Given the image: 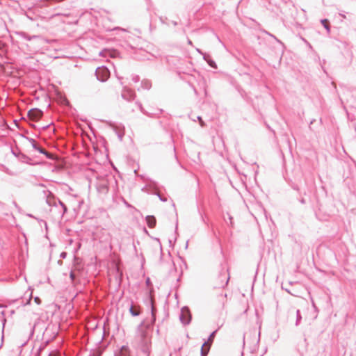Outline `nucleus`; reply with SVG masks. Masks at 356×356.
<instances>
[{
  "instance_id": "obj_7",
  "label": "nucleus",
  "mask_w": 356,
  "mask_h": 356,
  "mask_svg": "<svg viewBox=\"0 0 356 356\" xmlns=\"http://www.w3.org/2000/svg\"><path fill=\"white\" fill-rule=\"evenodd\" d=\"M42 115V112L38 108H32L28 112V116L33 120H39Z\"/></svg>"
},
{
  "instance_id": "obj_6",
  "label": "nucleus",
  "mask_w": 356,
  "mask_h": 356,
  "mask_svg": "<svg viewBox=\"0 0 356 356\" xmlns=\"http://www.w3.org/2000/svg\"><path fill=\"white\" fill-rule=\"evenodd\" d=\"M121 96L124 100L131 102L135 99L136 93L134 90L125 86L122 90Z\"/></svg>"
},
{
  "instance_id": "obj_8",
  "label": "nucleus",
  "mask_w": 356,
  "mask_h": 356,
  "mask_svg": "<svg viewBox=\"0 0 356 356\" xmlns=\"http://www.w3.org/2000/svg\"><path fill=\"white\" fill-rule=\"evenodd\" d=\"M197 51L200 54H202V55H203V58H204V59L207 62V63L209 64V65L210 67H213V68H215V69H216V68H217V65H216V64L215 61H214V60H213L211 58V57H210V56H209V54H204L202 53V51L200 49H197Z\"/></svg>"
},
{
  "instance_id": "obj_35",
  "label": "nucleus",
  "mask_w": 356,
  "mask_h": 356,
  "mask_svg": "<svg viewBox=\"0 0 356 356\" xmlns=\"http://www.w3.org/2000/svg\"><path fill=\"white\" fill-rule=\"evenodd\" d=\"M114 29H120V27H116ZM121 30L124 31V29H121Z\"/></svg>"
},
{
  "instance_id": "obj_24",
  "label": "nucleus",
  "mask_w": 356,
  "mask_h": 356,
  "mask_svg": "<svg viewBox=\"0 0 356 356\" xmlns=\"http://www.w3.org/2000/svg\"><path fill=\"white\" fill-rule=\"evenodd\" d=\"M139 80H140V77H139V76H138V75H134V76H132V81H133L134 82L137 83V82H138V81H139Z\"/></svg>"
},
{
  "instance_id": "obj_34",
  "label": "nucleus",
  "mask_w": 356,
  "mask_h": 356,
  "mask_svg": "<svg viewBox=\"0 0 356 356\" xmlns=\"http://www.w3.org/2000/svg\"><path fill=\"white\" fill-rule=\"evenodd\" d=\"M188 43L189 44H191V45H193V43H192L191 40H188Z\"/></svg>"
},
{
  "instance_id": "obj_29",
  "label": "nucleus",
  "mask_w": 356,
  "mask_h": 356,
  "mask_svg": "<svg viewBox=\"0 0 356 356\" xmlns=\"http://www.w3.org/2000/svg\"><path fill=\"white\" fill-rule=\"evenodd\" d=\"M67 255V253L65 252H63L61 254H60V257L62 258H65Z\"/></svg>"
},
{
  "instance_id": "obj_28",
  "label": "nucleus",
  "mask_w": 356,
  "mask_h": 356,
  "mask_svg": "<svg viewBox=\"0 0 356 356\" xmlns=\"http://www.w3.org/2000/svg\"><path fill=\"white\" fill-rule=\"evenodd\" d=\"M34 301L36 302V304L40 305L41 303V300L39 297H35L34 298Z\"/></svg>"
},
{
  "instance_id": "obj_10",
  "label": "nucleus",
  "mask_w": 356,
  "mask_h": 356,
  "mask_svg": "<svg viewBox=\"0 0 356 356\" xmlns=\"http://www.w3.org/2000/svg\"><path fill=\"white\" fill-rule=\"evenodd\" d=\"M33 148L38 151L40 153L45 155L47 159H52L51 154L44 148L41 147L38 143L36 145H33Z\"/></svg>"
},
{
  "instance_id": "obj_1",
  "label": "nucleus",
  "mask_w": 356,
  "mask_h": 356,
  "mask_svg": "<svg viewBox=\"0 0 356 356\" xmlns=\"http://www.w3.org/2000/svg\"><path fill=\"white\" fill-rule=\"evenodd\" d=\"M151 306V321L146 323L142 321L137 327L134 337V346L138 350V356H149L152 346V332L156 322V308L152 298L149 299Z\"/></svg>"
},
{
  "instance_id": "obj_36",
  "label": "nucleus",
  "mask_w": 356,
  "mask_h": 356,
  "mask_svg": "<svg viewBox=\"0 0 356 356\" xmlns=\"http://www.w3.org/2000/svg\"><path fill=\"white\" fill-rule=\"evenodd\" d=\"M156 332H157V334H159V327L156 329Z\"/></svg>"
},
{
  "instance_id": "obj_16",
  "label": "nucleus",
  "mask_w": 356,
  "mask_h": 356,
  "mask_svg": "<svg viewBox=\"0 0 356 356\" xmlns=\"http://www.w3.org/2000/svg\"><path fill=\"white\" fill-rule=\"evenodd\" d=\"M14 155H15L21 161L28 163L30 161L29 156H27L24 153H19L18 154H15L14 152H13Z\"/></svg>"
},
{
  "instance_id": "obj_17",
  "label": "nucleus",
  "mask_w": 356,
  "mask_h": 356,
  "mask_svg": "<svg viewBox=\"0 0 356 356\" xmlns=\"http://www.w3.org/2000/svg\"><path fill=\"white\" fill-rule=\"evenodd\" d=\"M321 23L324 26V28L326 29L327 33H330V22H329L328 19H321Z\"/></svg>"
},
{
  "instance_id": "obj_5",
  "label": "nucleus",
  "mask_w": 356,
  "mask_h": 356,
  "mask_svg": "<svg viewBox=\"0 0 356 356\" xmlns=\"http://www.w3.org/2000/svg\"><path fill=\"white\" fill-rule=\"evenodd\" d=\"M97 79L102 81H106L110 76V71L105 66L99 67L95 70Z\"/></svg>"
},
{
  "instance_id": "obj_37",
  "label": "nucleus",
  "mask_w": 356,
  "mask_h": 356,
  "mask_svg": "<svg viewBox=\"0 0 356 356\" xmlns=\"http://www.w3.org/2000/svg\"><path fill=\"white\" fill-rule=\"evenodd\" d=\"M340 15L342 16L343 18L346 17V16L344 15L340 14Z\"/></svg>"
},
{
  "instance_id": "obj_4",
  "label": "nucleus",
  "mask_w": 356,
  "mask_h": 356,
  "mask_svg": "<svg viewBox=\"0 0 356 356\" xmlns=\"http://www.w3.org/2000/svg\"><path fill=\"white\" fill-rule=\"evenodd\" d=\"M192 319V316L189 308L186 306L183 307L181 309L179 320L184 325H188Z\"/></svg>"
},
{
  "instance_id": "obj_27",
  "label": "nucleus",
  "mask_w": 356,
  "mask_h": 356,
  "mask_svg": "<svg viewBox=\"0 0 356 356\" xmlns=\"http://www.w3.org/2000/svg\"><path fill=\"white\" fill-rule=\"evenodd\" d=\"M27 140L29 141V143L31 144V146L33 147V145H36L37 143L36 141L33 139V138H27Z\"/></svg>"
},
{
  "instance_id": "obj_15",
  "label": "nucleus",
  "mask_w": 356,
  "mask_h": 356,
  "mask_svg": "<svg viewBox=\"0 0 356 356\" xmlns=\"http://www.w3.org/2000/svg\"><path fill=\"white\" fill-rule=\"evenodd\" d=\"M47 202L49 206L54 205L57 207V199L52 194L47 197Z\"/></svg>"
},
{
  "instance_id": "obj_19",
  "label": "nucleus",
  "mask_w": 356,
  "mask_h": 356,
  "mask_svg": "<svg viewBox=\"0 0 356 356\" xmlns=\"http://www.w3.org/2000/svg\"><path fill=\"white\" fill-rule=\"evenodd\" d=\"M302 316L300 314V311L299 309L296 310V326H298L301 322Z\"/></svg>"
},
{
  "instance_id": "obj_26",
  "label": "nucleus",
  "mask_w": 356,
  "mask_h": 356,
  "mask_svg": "<svg viewBox=\"0 0 356 356\" xmlns=\"http://www.w3.org/2000/svg\"><path fill=\"white\" fill-rule=\"evenodd\" d=\"M156 194L159 197V198L160 199L161 201H162V202H166L167 201V198L166 197H164L163 196H162L159 193H156Z\"/></svg>"
},
{
  "instance_id": "obj_25",
  "label": "nucleus",
  "mask_w": 356,
  "mask_h": 356,
  "mask_svg": "<svg viewBox=\"0 0 356 356\" xmlns=\"http://www.w3.org/2000/svg\"><path fill=\"white\" fill-rule=\"evenodd\" d=\"M197 119H198V120H199V122H200V126H201L202 127H205V123H204V122L202 120V118H201V117H200V116H198V117H197Z\"/></svg>"
},
{
  "instance_id": "obj_12",
  "label": "nucleus",
  "mask_w": 356,
  "mask_h": 356,
  "mask_svg": "<svg viewBox=\"0 0 356 356\" xmlns=\"http://www.w3.org/2000/svg\"><path fill=\"white\" fill-rule=\"evenodd\" d=\"M146 222L149 228H154L156 223V220L154 216H147Z\"/></svg>"
},
{
  "instance_id": "obj_30",
  "label": "nucleus",
  "mask_w": 356,
  "mask_h": 356,
  "mask_svg": "<svg viewBox=\"0 0 356 356\" xmlns=\"http://www.w3.org/2000/svg\"><path fill=\"white\" fill-rule=\"evenodd\" d=\"M300 202L301 204H305V200L304 198H301L300 200Z\"/></svg>"
},
{
  "instance_id": "obj_14",
  "label": "nucleus",
  "mask_w": 356,
  "mask_h": 356,
  "mask_svg": "<svg viewBox=\"0 0 356 356\" xmlns=\"http://www.w3.org/2000/svg\"><path fill=\"white\" fill-rule=\"evenodd\" d=\"M115 356H130L129 348L125 346H122L119 353Z\"/></svg>"
},
{
  "instance_id": "obj_33",
  "label": "nucleus",
  "mask_w": 356,
  "mask_h": 356,
  "mask_svg": "<svg viewBox=\"0 0 356 356\" xmlns=\"http://www.w3.org/2000/svg\"><path fill=\"white\" fill-rule=\"evenodd\" d=\"M293 188V189H295L296 191H299V188L297 186H294Z\"/></svg>"
},
{
  "instance_id": "obj_2",
  "label": "nucleus",
  "mask_w": 356,
  "mask_h": 356,
  "mask_svg": "<svg viewBox=\"0 0 356 356\" xmlns=\"http://www.w3.org/2000/svg\"><path fill=\"white\" fill-rule=\"evenodd\" d=\"M96 188L99 193L105 195L108 192V181L106 177H98Z\"/></svg>"
},
{
  "instance_id": "obj_3",
  "label": "nucleus",
  "mask_w": 356,
  "mask_h": 356,
  "mask_svg": "<svg viewBox=\"0 0 356 356\" xmlns=\"http://www.w3.org/2000/svg\"><path fill=\"white\" fill-rule=\"evenodd\" d=\"M229 280V277L227 273V271L222 268L221 271L219 273L218 277L217 279V283L216 284L215 287L216 288H223L227 285Z\"/></svg>"
},
{
  "instance_id": "obj_23",
  "label": "nucleus",
  "mask_w": 356,
  "mask_h": 356,
  "mask_svg": "<svg viewBox=\"0 0 356 356\" xmlns=\"http://www.w3.org/2000/svg\"><path fill=\"white\" fill-rule=\"evenodd\" d=\"M136 104L138 105L139 108H140V110L141 111V112H142L143 113H144L145 115H147L149 116V114L147 111H145L144 110V108H143V106H142V105H141V104H140V103H138V102H137Z\"/></svg>"
},
{
  "instance_id": "obj_20",
  "label": "nucleus",
  "mask_w": 356,
  "mask_h": 356,
  "mask_svg": "<svg viewBox=\"0 0 356 356\" xmlns=\"http://www.w3.org/2000/svg\"><path fill=\"white\" fill-rule=\"evenodd\" d=\"M217 330H215L213 331V332L211 333V334L209 335V338H208V340H207V346L208 345H211V343L213 342V339H214V337L216 336V333Z\"/></svg>"
},
{
  "instance_id": "obj_31",
  "label": "nucleus",
  "mask_w": 356,
  "mask_h": 356,
  "mask_svg": "<svg viewBox=\"0 0 356 356\" xmlns=\"http://www.w3.org/2000/svg\"><path fill=\"white\" fill-rule=\"evenodd\" d=\"M229 220L230 221V225H232V216H229Z\"/></svg>"
},
{
  "instance_id": "obj_11",
  "label": "nucleus",
  "mask_w": 356,
  "mask_h": 356,
  "mask_svg": "<svg viewBox=\"0 0 356 356\" xmlns=\"http://www.w3.org/2000/svg\"><path fill=\"white\" fill-rule=\"evenodd\" d=\"M17 35L26 40H31L32 39L40 38L39 35H36L31 36L27 33H26L24 31L17 32Z\"/></svg>"
},
{
  "instance_id": "obj_22",
  "label": "nucleus",
  "mask_w": 356,
  "mask_h": 356,
  "mask_svg": "<svg viewBox=\"0 0 356 356\" xmlns=\"http://www.w3.org/2000/svg\"><path fill=\"white\" fill-rule=\"evenodd\" d=\"M70 278L71 280L72 283L74 284L76 280V275L72 270L70 273Z\"/></svg>"
},
{
  "instance_id": "obj_21",
  "label": "nucleus",
  "mask_w": 356,
  "mask_h": 356,
  "mask_svg": "<svg viewBox=\"0 0 356 356\" xmlns=\"http://www.w3.org/2000/svg\"><path fill=\"white\" fill-rule=\"evenodd\" d=\"M60 204L63 208V215L65 214L67 210L66 205L58 199H57V204Z\"/></svg>"
},
{
  "instance_id": "obj_9",
  "label": "nucleus",
  "mask_w": 356,
  "mask_h": 356,
  "mask_svg": "<svg viewBox=\"0 0 356 356\" xmlns=\"http://www.w3.org/2000/svg\"><path fill=\"white\" fill-rule=\"evenodd\" d=\"M129 312L133 316H138L141 313L140 306L131 303L129 307Z\"/></svg>"
},
{
  "instance_id": "obj_18",
  "label": "nucleus",
  "mask_w": 356,
  "mask_h": 356,
  "mask_svg": "<svg viewBox=\"0 0 356 356\" xmlns=\"http://www.w3.org/2000/svg\"><path fill=\"white\" fill-rule=\"evenodd\" d=\"M142 88L146 90H149L151 88V82L148 80H143L141 82Z\"/></svg>"
},
{
  "instance_id": "obj_32",
  "label": "nucleus",
  "mask_w": 356,
  "mask_h": 356,
  "mask_svg": "<svg viewBox=\"0 0 356 356\" xmlns=\"http://www.w3.org/2000/svg\"><path fill=\"white\" fill-rule=\"evenodd\" d=\"M305 42L308 44L309 48H312V45L307 40H305Z\"/></svg>"
},
{
  "instance_id": "obj_13",
  "label": "nucleus",
  "mask_w": 356,
  "mask_h": 356,
  "mask_svg": "<svg viewBox=\"0 0 356 356\" xmlns=\"http://www.w3.org/2000/svg\"><path fill=\"white\" fill-rule=\"evenodd\" d=\"M207 344H208V343L204 341V343L202 346L201 353H200L201 356H207V355L209 352L210 348H211V345L207 346Z\"/></svg>"
}]
</instances>
